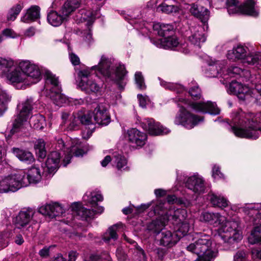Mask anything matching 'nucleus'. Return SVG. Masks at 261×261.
Returning <instances> with one entry per match:
<instances>
[{"label":"nucleus","mask_w":261,"mask_h":261,"mask_svg":"<svg viewBox=\"0 0 261 261\" xmlns=\"http://www.w3.org/2000/svg\"><path fill=\"white\" fill-rule=\"evenodd\" d=\"M238 137L256 139L261 131V113H245L242 110L233 113L228 128Z\"/></svg>","instance_id":"obj_1"},{"label":"nucleus","mask_w":261,"mask_h":261,"mask_svg":"<svg viewBox=\"0 0 261 261\" xmlns=\"http://www.w3.org/2000/svg\"><path fill=\"white\" fill-rule=\"evenodd\" d=\"M19 69H15L7 75L8 80L12 84L24 82L25 80L35 84L40 80L41 73L38 67L28 61L19 63Z\"/></svg>","instance_id":"obj_2"},{"label":"nucleus","mask_w":261,"mask_h":261,"mask_svg":"<svg viewBox=\"0 0 261 261\" xmlns=\"http://www.w3.org/2000/svg\"><path fill=\"white\" fill-rule=\"evenodd\" d=\"M111 62L104 56L101 58L98 65L93 66L92 69H97L103 76L115 82L120 89H123L125 84L122 82L126 74L123 65H119L115 68L111 67Z\"/></svg>","instance_id":"obj_3"},{"label":"nucleus","mask_w":261,"mask_h":261,"mask_svg":"<svg viewBox=\"0 0 261 261\" xmlns=\"http://www.w3.org/2000/svg\"><path fill=\"white\" fill-rule=\"evenodd\" d=\"M240 223L238 221H226L224 226L217 230V233H215V239L218 241L219 239H221L225 242H228L230 244H233L240 241L242 236L238 229Z\"/></svg>","instance_id":"obj_4"},{"label":"nucleus","mask_w":261,"mask_h":261,"mask_svg":"<svg viewBox=\"0 0 261 261\" xmlns=\"http://www.w3.org/2000/svg\"><path fill=\"white\" fill-rule=\"evenodd\" d=\"M212 240L210 236H205L187 246L188 251L198 255L194 261H211L212 259Z\"/></svg>","instance_id":"obj_5"},{"label":"nucleus","mask_w":261,"mask_h":261,"mask_svg":"<svg viewBox=\"0 0 261 261\" xmlns=\"http://www.w3.org/2000/svg\"><path fill=\"white\" fill-rule=\"evenodd\" d=\"M27 183L23 172L11 174L0 179V193L16 192L21 188L27 186Z\"/></svg>","instance_id":"obj_6"},{"label":"nucleus","mask_w":261,"mask_h":261,"mask_svg":"<svg viewBox=\"0 0 261 261\" xmlns=\"http://www.w3.org/2000/svg\"><path fill=\"white\" fill-rule=\"evenodd\" d=\"M178 106L180 109L175 118L176 124H181L187 128L191 129L203 121V117L192 114L179 104Z\"/></svg>","instance_id":"obj_7"},{"label":"nucleus","mask_w":261,"mask_h":261,"mask_svg":"<svg viewBox=\"0 0 261 261\" xmlns=\"http://www.w3.org/2000/svg\"><path fill=\"white\" fill-rule=\"evenodd\" d=\"M229 90L234 94L237 95L239 99L245 100H249L251 97H255L258 93L256 89L249 88L248 86L232 81L229 85Z\"/></svg>","instance_id":"obj_8"},{"label":"nucleus","mask_w":261,"mask_h":261,"mask_svg":"<svg viewBox=\"0 0 261 261\" xmlns=\"http://www.w3.org/2000/svg\"><path fill=\"white\" fill-rule=\"evenodd\" d=\"M173 215L168 216L167 215H164L162 217L151 221L148 223L146 226L147 230L153 235H157L159 234L163 229L165 227L168 221L172 219H174L177 221L179 219L177 216V212H174Z\"/></svg>","instance_id":"obj_9"},{"label":"nucleus","mask_w":261,"mask_h":261,"mask_svg":"<svg viewBox=\"0 0 261 261\" xmlns=\"http://www.w3.org/2000/svg\"><path fill=\"white\" fill-rule=\"evenodd\" d=\"M77 75L81 79L80 85L83 90L88 93H96L99 91L100 87L94 80L90 78L91 75L89 70H80L77 72Z\"/></svg>","instance_id":"obj_10"},{"label":"nucleus","mask_w":261,"mask_h":261,"mask_svg":"<svg viewBox=\"0 0 261 261\" xmlns=\"http://www.w3.org/2000/svg\"><path fill=\"white\" fill-rule=\"evenodd\" d=\"M141 125L144 130L152 136L167 134L170 132L169 129L164 127L160 122L155 121L152 118L144 119Z\"/></svg>","instance_id":"obj_11"},{"label":"nucleus","mask_w":261,"mask_h":261,"mask_svg":"<svg viewBox=\"0 0 261 261\" xmlns=\"http://www.w3.org/2000/svg\"><path fill=\"white\" fill-rule=\"evenodd\" d=\"M34 214V211L31 208L23 209L19 212L13 219V222L16 228L22 229L30 223Z\"/></svg>","instance_id":"obj_12"},{"label":"nucleus","mask_w":261,"mask_h":261,"mask_svg":"<svg viewBox=\"0 0 261 261\" xmlns=\"http://www.w3.org/2000/svg\"><path fill=\"white\" fill-rule=\"evenodd\" d=\"M71 209L74 216L77 219L87 221L89 219L93 218L96 213H99V211L96 210L87 209L79 202L73 203L71 205ZM102 211L103 208L101 207V210L99 211V213H101Z\"/></svg>","instance_id":"obj_13"},{"label":"nucleus","mask_w":261,"mask_h":261,"mask_svg":"<svg viewBox=\"0 0 261 261\" xmlns=\"http://www.w3.org/2000/svg\"><path fill=\"white\" fill-rule=\"evenodd\" d=\"M61 153L57 151H52L47 156L45 163V168L44 169V172L47 173L50 176L54 174L59 168L60 162Z\"/></svg>","instance_id":"obj_14"},{"label":"nucleus","mask_w":261,"mask_h":261,"mask_svg":"<svg viewBox=\"0 0 261 261\" xmlns=\"http://www.w3.org/2000/svg\"><path fill=\"white\" fill-rule=\"evenodd\" d=\"M94 124L106 125L110 122V116L107 108L102 104L98 105L92 112Z\"/></svg>","instance_id":"obj_15"},{"label":"nucleus","mask_w":261,"mask_h":261,"mask_svg":"<svg viewBox=\"0 0 261 261\" xmlns=\"http://www.w3.org/2000/svg\"><path fill=\"white\" fill-rule=\"evenodd\" d=\"M185 186L198 195L203 193L205 190L204 180L196 175L189 177L185 181Z\"/></svg>","instance_id":"obj_16"},{"label":"nucleus","mask_w":261,"mask_h":261,"mask_svg":"<svg viewBox=\"0 0 261 261\" xmlns=\"http://www.w3.org/2000/svg\"><path fill=\"white\" fill-rule=\"evenodd\" d=\"M189 6V11L192 16L199 19L203 23L207 21L210 18V12L207 8L196 3H192Z\"/></svg>","instance_id":"obj_17"},{"label":"nucleus","mask_w":261,"mask_h":261,"mask_svg":"<svg viewBox=\"0 0 261 261\" xmlns=\"http://www.w3.org/2000/svg\"><path fill=\"white\" fill-rule=\"evenodd\" d=\"M250 75V72L248 70L243 69L238 66L232 65L227 68L226 73L224 75V79L227 80L229 77L240 78L244 82L248 80Z\"/></svg>","instance_id":"obj_18"},{"label":"nucleus","mask_w":261,"mask_h":261,"mask_svg":"<svg viewBox=\"0 0 261 261\" xmlns=\"http://www.w3.org/2000/svg\"><path fill=\"white\" fill-rule=\"evenodd\" d=\"M38 212L43 215L54 218L62 215L64 212V210L60 204L56 202L41 206Z\"/></svg>","instance_id":"obj_19"},{"label":"nucleus","mask_w":261,"mask_h":261,"mask_svg":"<svg viewBox=\"0 0 261 261\" xmlns=\"http://www.w3.org/2000/svg\"><path fill=\"white\" fill-rule=\"evenodd\" d=\"M126 138L130 143L140 147L143 146L147 140L146 134L135 128L127 130Z\"/></svg>","instance_id":"obj_20"},{"label":"nucleus","mask_w":261,"mask_h":261,"mask_svg":"<svg viewBox=\"0 0 261 261\" xmlns=\"http://www.w3.org/2000/svg\"><path fill=\"white\" fill-rule=\"evenodd\" d=\"M176 102H181L185 104H187L193 109L198 112L203 113H209L212 114V103L211 101L194 102L189 101L188 100L182 98H176Z\"/></svg>","instance_id":"obj_21"},{"label":"nucleus","mask_w":261,"mask_h":261,"mask_svg":"<svg viewBox=\"0 0 261 261\" xmlns=\"http://www.w3.org/2000/svg\"><path fill=\"white\" fill-rule=\"evenodd\" d=\"M151 42L158 47L165 49L172 48L176 47L179 42L177 37L174 35L164 38V39H150Z\"/></svg>","instance_id":"obj_22"},{"label":"nucleus","mask_w":261,"mask_h":261,"mask_svg":"<svg viewBox=\"0 0 261 261\" xmlns=\"http://www.w3.org/2000/svg\"><path fill=\"white\" fill-rule=\"evenodd\" d=\"M248 53V48L247 47L239 45L233 47L231 50L228 51L227 55V58L231 60H241L244 62Z\"/></svg>","instance_id":"obj_23"},{"label":"nucleus","mask_w":261,"mask_h":261,"mask_svg":"<svg viewBox=\"0 0 261 261\" xmlns=\"http://www.w3.org/2000/svg\"><path fill=\"white\" fill-rule=\"evenodd\" d=\"M178 241V238L176 237L174 232H172L167 230L161 233L160 244L162 246L171 248L176 244Z\"/></svg>","instance_id":"obj_24"},{"label":"nucleus","mask_w":261,"mask_h":261,"mask_svg":"<svg viewBox=\"0 0 261 261\" xmlns=\"http://www.w3.org/2000/svg\"><path fill=\"white\" fill-rule=\"evenodd\" d=\"M153 29L159 36L164 38L174 34V28L171 24L156 23L153 24Z\"/></svg>","instance_id":"obj_25"},{"label":"nucleus","mask_w":261,"mask_h":261,"mask_svg":"<svg viewBox=\"0 0 261 261\" xmlns=\"http://www.w3.org/2000/svg\"><path fill=\"white\" fill-rule=\"evenodd\" d=\"M253 225L254 228L248 237V242L251 244L261 242V218L254 219Z\"/></svg>","instance_id":"obj_26"},{"label":"nucleus","mask_w":261,"mask_h":261,"mask_svg":"<svg viewBox=\"0 0 261 261\" xmlns=\"http://www.w3.org/2000/svg\"><path fill=\"white\" fill-rule=\"evenodd\" d=\"M69 15H65L63 13V7L59 14L56 11H51L47 15L48 22L53 26L57 27L60 25L62 22Z\"/></svg>","instance_id":"obj_27"},{"label":"nucleus","mask_w":261,"mask_h":261,"mask_svg":"<svg viewBox=\"0 0 261 261\" xmlns=\"http://www.w3.org/2000/svg\"><path fill=\"white\" fill-rule=\"evenodd\" d=\"M27 121V119L20 117L18 115L13 123L12 128L10 130L11 134L14 135L18 132H25L27 126L28 125Z\"/></svg>","instance_id":"obj_28"},{"label":"nucleus","mask_w":261,"mask_h":261,"mask_svg":"<svg viewBox=\"0 0 261 261\" xmlns=\"http://www.w3.org/2000/svg\"><path fill=\"white\" fill-rule=\"evenodd\" d=\"M34 102L32 98H28L19 107H21L18 115L25 119H28L32 113Z\"/></svg>","instance_id":"obj_29"},{"label":"nucleus","mask_w":261,"mask_h":261,"mask_svg":"<svg viewBox=\"0 0 261 261\" xmlns=\"http://www.w3.org/2000/svg\"><path fill=\"white\" fill-rule=\"evenodd\" d=\"M13 152L15 155L20 161L27 164H31L34 161V156L31 152L17 148H13Z\"/></svg>","instance_id":"obj_30"},{"label":"nucleus","mask_w":261,"mask_h":261,"mask_svg":"<svg viewBox=\"0 0 261 261\" xmlns=\"http://www.w3.org/2000/svg\"><path fill=\"white\" fill-rule=\"evenodd\" d=\"M40 16V8L38 6H34L28 9L27 13L21 18V20L25 23L35 21Z\"/></svg>","instance_id":"obj_31"},{"label":"nucleus","mask_w":261,"mask_h":261,"mask_svg":"<svg viewBox=\"0 0 261 261\" xmlns=\"http://www.w3.org/2000/svg\"><path fill=\"white\" fill-rule=\"evenodd\" d=\"M243 63L254 65L258 68H261V52L248 53Z\"/></svg>","instance_id":"obj_32"},{"label":"nucleus","mask_w":261,"mask_h":261,"mask_svg":"<svg viewBox=\"0 0 261 261\" xmlns=\"http://www.w3.org/2000/svg\"><path fill=\"white\" fill-rule=\"evenodd\" d=\"M41 178L40 169L36 167H32L28 171L25 178L27 179V186L29 184H35L39 182Z\"/></svg>","instance_id":"obj_33"},{"label":"nucleus","mask_w":261,"mask_h":261,"mask_svg":"<svg viewBox=\"0 0 261 261\" xmlns=\"http://www.w3.org/2000/svg\"><path fill=\"white\" fill-rule=\"evenodd\" d=\"M84 153L85 151L83 149L74 146H71L70 151L65 154L63 159L64 166H66L70 163L72 154L75 156L79 157L83 156Z\"/></svg>","instance_id":"obj_34"},{"label":"nucleus","mask_w":261,"mask_h":261,"mask_svg":"<svg viewBox=\"0 0 261 261\" xmlns=\"http://www.w3.org/2000/svg\"><path fill=\"white\" fill-rule=\"evenodd\" d=\"M189 40L195 45L200 46V43L205 41V37L202 32L195 29L191 31V35L189 36Z\"/></svg>","instance_id":"obj_35"},{"label":"nucleus","mask_w":261,"mask_h":261,"mask_svg":"<svg viewBox=\"0 0 261 261\" xmlns=\"http://www.w3.org/2000/svg\"><path fill=\"white\" fill-rule=\"evenodd\" d=\"M30 125L34 129H42L45 125L44 117L40 114L32 116L30 120Z\"/></svg>","instance_id":"obj_36"},{"label":"nucleus","mask_w":261,"mask_h":261,"mask_svg":"<svg viewBox=\"0 0 261 261\" xmlns=\"http://www.w3.org/2000/svg\"><path fill=\"white\" fill-rule=\"evenodd\" d=\"M76 114L77 115V118L80 119L82 124L84 125L94 124L92 112L80 111Z\"/></svg>","instance_id":"obj_37"},{"label":"nucleus","mask_w":261,"mask_h":261,"mask_svg":"<svg viewBox=\"0 0 261 261\" xmlns=\"http://www.w3.org/2000/svg\"><path fill=\"white\" fill-rule=\"evenodd\" d=\"M61 88L52 90L50 93V98L53 102L57 106H61L66 101V97L61 93Z\"/></svg>","instance_id":"obj_38"},{"label":"nucleus","mask_w":261,"mask_h":261,"mask_svg":"<svg viewBox=\"0 0 261 261\" xmlns=\"http://www.w3.org/2000/svg\"><path fill=\"white\" fill-rule=\"evenodd\" d=\"M118 227V224H115L110 227L103 235V240L107 242H109L111 240H116L118 238L116 232Z\"/></svg>","instance_id":"obj_39"},{"label":"nucleus","mask_w":261,"mask_h":261,"mask_svg":"<svg viewBox=\"0 0 261 261\" xmlns=\"http://www.w3.org/2000/svg\"><path fill=\"white\" fill-rule=\"evenodd\" d=\"M81 124L80 119L77 118V114H73L70 117L69 119V124L67 125V128L70 130L78 129L80 124Z\"/></svg>","instance_id":"obj_40"},{"label":"nucleus","mask_w":261,"mask_h":261,"mask_svg":"<svg viewBox=\"0 0 261 261\" xmlns=\"http://www.w3.org/2000/svg\"><path fill=\"white\" fill-rule=\"evenodd\" d=\"M189 230V225L187 223H181L178 228L174 231L176 237L178 238V240L186 236Z\"/></svg>","instance_id":"obj_41"},{"label":"nucleus","mask_w":261,"mask_h":261,"mask_svg":"<svg viewBox=\"0 0 261 261\" xmlns=\"http://www.w3.org/2000/svg\"><path fill=\"white\" fill-rule=\"evenodd\" d=\"M228 201L224 197L213 194V206L223 208L228 206Z\"/></svg>","instance_id":"obj_42"},{"label":"nucleus","mask_w":261,"mask_h":261,"mask_svg":"<svg viewBox=\"0 0 261 261\" xmlns=\"http://www.w3.org/2000/svg\"><path fill=\"white\" fill-rule=\"evenodd\" d=\"M46 79L47 83H50L53 86L52 90H55L61 88L59 86L58 78L52 73L46 72Z\"/></svg>","instance_id":"obj_43"},{"label":"nucleus","mask_w":261,"mask_h":261,"mask_svg":"<svg viewBox=\"0 0 261 261\" xmlns=\"http://www.w3.org/2000/svg\"><path fill=\"white\" fill-rule=\"evenodd\" d=\"M21 9L22 6L20 4H17L15 7H12L9 11L7 20L8 21L14 20L21 11Z\"/></svg>","instance_id":"obj_44"},{"label":"nucleus","mask_w":261,"mask_h":261,"mask_svg":"<svg viewBox=\"0 0 261 261\" xmlns=\"http://www.w3.org/2000/svg\"><path fill=\"white\" fill-rule=\"evenodd\" d=\"M225 221V218L224 216H222L220 215L218 213L214 214L213 213V226H218L219 225H222L221 227L218 229H216L215 231H216L215 233H217V231L218 229H221L223 226H224V224L223 225V222Z\"/></svg>","instance_id":"obj_45"},{"label":"nucleus","mask_w":261,"mask_h":261,"mask_svg":"<svg viewBox=\"0 0 261 261\" xmlns=\"http://www.w3.org/2000/svg\"><path fill=\"white\" fill-rule=\"evenodd\" d=\"M161 10L166 13H175L178 11V7L177 6L173 5H167L165 3H163L160 5Z\"/></svg>","instance_id":"obj_46"},{"label":"nucleus","mask_w":261,"mask_h":261,"mask_svg":"<svg viewBox=\"0 0 261 261\" xmlns=\"http://www.w3.org/2000/svg\"><path fill=\"white\" fill-rule=\"evenodd\" d=\"M13 65V62L0 58V72L4 73L8 71V69Z\"/></svg>","instance_id":"obj_47"},{"label":"nucleus","mask_w":261,"mask_h":261,"mask_svg":"<svg viewBox=\"0 0 261 261\" xmlns=\"http://www.w3.org/2000/svg\"><path fill=\"white\" fill-rule=\"evenodd\" d=\"M189 93L195 100L199 99L201 97V90L198 86H194L190 89Z\"/></svg>","instance_id":"obj_48"},{"label":"nucleus","mask_w":261,"mask_h":261,"mask_svg":"<svg viewBox=\"0 0 261 261\" xmlns=\"http://www.w3.org/2000/svg\"><path fill=\"white\" fill-rule=\"evenodd\" d=\"M135 81L138 87L143 90L146 88V86L144 83V77L140 72H137L135 74Z\"/></svg>","instance_id":"obj_49"},{"label":"nucleus","mask_w":261,"mask_h":261,"mask_svg":"<svg viewBox=\"0 0 261 261\" xmlns=\"http://www.w3.org/2000/svg\"><path fill=\"white\" fill-rule=\"evenodd\" d=\"M115 162L117 164V167L121 169L126 165V160L124 156L121 154L114 155Z\"/></svg>","instance_id":"obj_50"},{"label":"nucleus","mask_w":261,"mask_h":261,"mask_svg":"<svg viewBox=\"0 0 261 261\" xmlns=\"http://www.w3.org/2000/svg\"><path fill=\"white\" fill-rule=\"evenodd\" d=\"M90 195L91 197L89 202L92 204H96L97 202L101 201L103 200V197L100 193L92 192Z\"/></svg>","instance_id":"obj_51"},{"label":"nucleus","mask_w":261,"mask_h":261,"mask_svg":"<svg viewBox=\"0 0 261 261\" xmlns=\"http://www.w3.org/2000/svg\"><path fill=\"white\" fill-rule=\"evenodd\" d=\"M246 252L243 250H240L234 256V261H246Z\"/></svg>","instance_id":"obj_52"},{"label":"nucleus","mask_w":261,"mask_h":261,"mask_svg":"<svg viewBox=\"0 0 261 261\" xmlns=\"http://www.w3.org/2000/svg\"><path fill=\"white\" fill-rule=\"evenodd\" d=\"M260 207V205H250L249 207H248V208L251 211H255V217H253L252 218V222H253V224L254 223V219H257V218H261V213H259L258 212V210L259 208Z\"/></svg>","instance_id":"obj_53"},{"label":"nucleus","mask_w":261,"mask_h":261,"mask_svg":"<svg viewBox=\"0 0 261 261\" xmlns=\"http://www.w3.org/2000/svg\"><path fill=\"white\" fill-rule=\"evenodd\" d=\"M116 255L118 260L125 261L127 259V255L121 248H118L116 250Z\"/></svg>","instance_id":"obj_54"},{"label":"nucleus","mask_w":261,"mask_h":261,"mask_svg":"<svg viewBox=\"0 0 261 261\" xmlns=\"http://www.w3.org/2000/svg\"><path fill=\"white\" fill-rule=\"evenodd\" d=\"M51 248H52V246L44 247L39 251V254L42 257L46 258L48 257L49 255V251Z\"/></svg>","instance_id":"obj_55"},{"label":"nucleus","mask_w":261,"mask_h":261,"mask_svg":"<svg viewBox=\"0 0 261 261\" xmlns=\"http://www.w3.org/2000/svg\"><path fill=\"white\" fill-rule=\"evenodd\" d=\"M45 142L42 139L38 140L35 144L34 148L36 151L38 150H42L45 148Z\"/></svg>","instance_id":"obj_56"},{"label":"nucleus","mask_w":261,"mask_h":261,"mask_svg":"<svg viewBox=\"0 0 261 261\" xmlns=\"http://www.w3.org/2000/svg\"><path fill=\"white\" fill-rule=\"evenodd\" d=\"M69 58L73 65H77L80 64V59L77 55L73 53H69Z\"/></svg>","instance_id":"obj_57"},{"label":"nucleus","mask_w":261,"mask_h":261,"mask_svg":"<svg viewBox=\"0 0 261 261\" xmlns=\"http://www.w3.org/2000/svg\"><path fill=\"white\" fill-rule=\"evenodd\" d=\"M213 177L215 178H223L224 175L220 172L218 167L214 166L213 168Z\"/></svg>","instance_id":"obj_58"},{"label":"nucleus","mask_w":261,"mask_h":261,"mask_svg":"<svg viewBox=\"0 0 261 261\" xmlns=\"http://www.w3.org/2000/svg\"><path fill=\"white\" fill-rule=\"evenodd\" d=\"M10 100V98L6 93L3 91L0 92V102L8 103Z\"/></svg>","instance_id":"obj_59"},{"label":"nucleus","mask_w":261,"mask_h":261,"mask_svg":"<svg viewBox=\"0 0 261 261\" xmlns=\"http://www.w3.org/2000/svg\"><path fill=\"white\" fill-rule=\"evenodd\" d=\"M200 219L203 221L209 222L212 219V215L210 213L204 212L201 216Z\"/></svg>","instance_id":"obj_60"},{"label":"nucleus","mask_w":261,"mask_h":261,"mask_svg":"<svg viewBox=\"0 0 261 261\" xmlns=\"http://www.w3.org/2000/svg\"><path fill=\"white\" fill-rule=\"evenodd\" d=\"M252 257L254 258L261 259V249L253 248L252 250Z\"/></svg>","instance_id":"obj_61"},{"label":"nucleus","mask_w":261,"mask_h":261,"mask_svg":"<svg viewBox=\"0 0 261 261\" xmlns=\"http://www.w3.org/2000/svg\"><path fill=\"white\" fill-rule=\"evenodd\" d=\"M70 104L71 106H75L77 107V106L82 105L84 103V100L82 99H71L69 101Z\"/></svg>","instance_id":"obj_62"},{"label":"nucleus","mask_w":261,"mask_h":261,"mask_svg":"<svg viewBox=\"0 0 261 261\" xmlns=\"http://www.w3.org/2000/svg\"><path fill=\"white\" fill-rule=\"evenodd\" d=\"M70 113L68 111H63L62 112L61 118L63 120V122L65 123L68 120V119H70Z\"/></svg>","instance_id":"obj_63"},{"label":"nucleus","mask_w":261,"mask_h":261,"mask_svg":"<svg viewBox=\"0 0 261 261\" xmlns=\"http://www.w3.org/2000/svg\"><path fill=\"white\" fill-rule=\"evenodd\" d=\"M36 153L39 159H43L46 155V151L45 148L36 151Z\"/></svg>","instance_id":"obj_64"}]
</instances>
